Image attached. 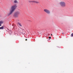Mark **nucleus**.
<instances>
[{
	"mask_svg": "<svg viewBox=\"0 0 73 73\" xmlns=\"http://www.w3.org/2000/svg\"><path fill=\"white\" fill-rule=\"evenodd\" d=\"M25 40H26V41H27V39H25Z\"/></svg>",
	"mask_w": 73,
	"mask_h": 73,
	"instance_id": "obj_13",
	"label": "nucleus"
},
{
	"mask_svg": "<svg viewBox=\"0 0 73 73\" xmlns=\"http://www.w3.org/2000/svg\"><path fill=\"white\" fill-rule=\"evenodd\" d=\"M14 2L15 3H18V2H17V0L14 1Z\"/></svg>",
	"mask_w": 73,
	"mask_h": 73,
	"instance_id": "obj_8",
	"label": "nucleus"
},
{
	"mask_svg": "<svg viewBox=\"0 0 73 73\" xmlns=\"http://www.w3.org/2000/svg\"><path fill=\"white\" fill-rule=\"evenodd\" d=\"M71 36H72V37H73V33H72L71 34Z\"/></svg>",
	"mask_w": 73,
	"mask_h": 73,
	"instance_id": "obj_11",
	"label": "nucleus"
},
{
	"mask_svg": "<svg viewBox=\"0 0 73 73\" xmlns=\"http://www.w3.org/2000/svg\"><path fill=\"white\" fill-rule=\"evenodd\" d=\"M18 25L21 26V27H22V26L21 25V23H20L18 22Z\"/></svg>",
	"mask_w": 73,
	"mask_h": 73,
	"instance_id": "obj_6",
	"label": "nucleus"
},
{
	"mask_svg": "<svg viewBox=\"0 0 73 73\" xmlns=\"http://www.w3.org/2000/svg\"><path fill=\"white\" fill-rule=\"evenodd\" d=\"M44 12H45L46 13H47V14H50V11H49L47 9H44Z\"/></svg>",
	"mask_w": 73,
	"mask_h": 73,
	"instance_id": "obj_4",
	"label": "nucleus"
},
{
	"mask_svg": "<svg viewBox=\"0 0 73 73\" xmlns=\"http://www.w3.org/2000/svg\"><path fill=\"white\" fill-rule=\"evenodd\" d=\"M34 3H35V4H39L40 2L38 1H33Z\"/></svg>",
	"mask_w": 73,
	"mask_h": 73,
	"instance_id": "obj_5",
	"label": "nucleus"
},
{
	"mask_svg": "<svg viewBox=\"0 0 73 73\" xmlns=\"http://www.w3.org/2000/svg\"><path fill=\"white\" fill-rule=\"evenodd\" d=\"M33 1H29V3H33Z\"/></svg>",
	"mask_w": 73,
	"mask_h": 73,
	"instance_id": "obj_10",
	"label": "nucleus"
},
{
	"mask_svg": "<svg viewBox=\"0 0 73 73\" xmlns=\"http://www.w3.org/2000/svg\"><path fill=\"white\" fill-rule=\"evenodd\" d=\"M49 38L50 39V38H51V37H50V36L49 37Z\"/></svg>",
	"mask_w": 73,
	"mask_h": 73,
	"instance_id": "obj_12",
	"label": "nucleus"
},
{
	"mask_svg": "<svg viewBox=\"0 0 73 73\" xmlns=\"http://www.w3.org/2000/svg\"><path fill=\"white\" fill-rule=\"evenodd\" d=\"M60 4L61 7H65V3L64 2H60Z\"/></svg>",
	"mask_w": 73,
	"mask_h": 73,
	"instance_id": "obj_3",
	"label": "nucleus"
},
{
	"mask_svg": "<svg viewBox=\"0 0 73 73\" xmlns=\"http://www.w3.org/2000/svg\"><path fill=\"white\" fill-rule=\"evenodd\" d=\"M51 36H52V34L51 35Z\"/></svg>",
	"mask_w": 73,
	"mask_h": 73,
	"instance_id": "obj_15",
	"label": "nucleus"
},
{
	"mask_svg": "<svg viewBox=\"0 0 73 73\" xmlns=\"http://www.w3.org/2000/svg\"><path fill=\"white\" fill-rule=\"evenodd\" d=\"M20 14V12L19 11H16L14 13L13 16L14 17H17Z\"/></svg>",
	"mask_w": 73,
	"mask_h": 73,
	"instance_id": "obj_2",
	"label": "nucleus"
},
{
	"mask_svg": "<svg viewBox=\"0 0 73 73\" xmlns=\"http://www.w3.org/2000/svg\"><path fill=\"white\" fill-rule=\"evenodd\" d=\"M1 26V24H0V27Z\"/></svg>",
	"mask_w": 73,
	"mask_h": 73,
	"instance_id": "obj_14",
	"label": "nucleus"
},
{
	"mask_svg": "<svg viewBox=\"0 0 73 73\" xmlns=\"http://www.w3.org/2000/svg\"><path fill=\"white\" fill-rule=\"evenodd\" d=\"M4 29V27L2 26L1 27H0V29Z\"/></svg>",
	"mask_w": 73,
	"mask_h": 73,
	"instance_id": "obj_7",
	"label": "nucleus"
},
{
	"mask_svg": "<svg viewBox=\"0 0 73 73\" xmlns=\"http://www.w3.org/2000/svg\"><path fill=\"white\" fill-rule=\"evenodd\" d=\"M3 22L2 21H0V24H3Z\"/></svg>",
	"mask_w": 73,
	"mask_h": 73,
	"instance_id": "obj_9",
	"label": "nucleus"
},
{
	"mask_svg": "<svg viewBox=\"0 0 73 73\" xmlns=\"http://www.w3.org/2000/svg\"><path fill=\"white\" fill-rule=\"evenodd\" d=\"M17 7V5H15L12 6L11 7V10L10 11V13L8 15V16L11 15L13 12H14L15 10L16 9V8Z\"/></svg>",
	"mask_w": 73,
	"mask_h": 73,
	"instance_id": "obj_1",
	"label": "nucleus"
}]
</instances>
